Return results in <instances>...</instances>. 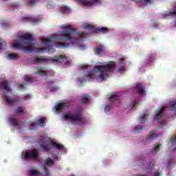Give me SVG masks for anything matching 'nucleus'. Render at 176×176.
Returning a JSON list of instances; mask_svg holds the SVG:
<instances>
[{
    "instance_id": "nucleus-21",
    "label": "nucleus",
    "mask_w": 176,
    "mask_h": 176,
    "mask_svg": "<svg viewBox=\"0 0 176 176\" xmlns=\"http://www.w3.org/2000/svg\"><path fill=\"white\" fill-rule=\"evenodd\" d=\"M43 69H45V67H38V70L36 72V74L41 75V76H47V73H46Z\"/></svg>"
},
{
    "instance_id": "nucleus-47",
    "label": "nucleus",
    "mask_w": 176,
    "mask_h": 176,
    "mask_svg": "<svg viewBox=\"0 0 176 176\" xmlns=\"http://www.w3.org/2000/svg\"><path fill=\"white\" fill-rule=\"evenodd\" d=\"M135 103L133 101H132L131 103L130 108L131 109H133V108H135Z\"/></svg>"
},
{
    "instance_id": "nucleus-7",
    "label": "nucleus",
    "mask_w": 176,
    "mask_h": 176,
    "mask_svg": "<svg viewBox=\"0 0 176 176\" xmlns=\"http://www.w3.org/2000/svg\"><path fill=\"white\" fill-rule=\"evenodd\" d=\"M53 164H54V162L53 161V160H52V158H47L45 161V164H43V168L46 176H50V172H49V169H47V167H52Z\"/></svg>"
},
{
    "instance_id": "nucleus-44",
    "label": "nucleus",
    "mask_w": 176,
    "mask_h": 176,
    "mask_svg": "<svg viewBox=\"0 0 176 176\" xmlns=\"http://www.w3.org/2000/svg\"><path fill=\"white\" fill-rule=\"evenodd\" d=\"M111 111V106L107 105L104 108V112H109Z\"/></svg>"
},
{
    "instance_id": "nucleus-5",
    "label": "nucleus",
    "mask_w": 176,
    "mask_h": 176,
    "mask_svg": "<svg viewBox=\"0 0 176 176\" xmlns=\"http://www.w3.org/2000/svg\"><path fill=\"white\" fill-rule=\"evenodd\" d=\"M21 156L23 160H28V159H35L36 160L39 157L37 149L26 151L25 153H23Z\"/></svg>"
},
{
    "instance_id": "nucleus-12",
    "label": "nucleus",
    "mask_w": 176,
    "mask_h": 176,
    "mask_svg": "<svg viewBox=\"0 0 176 176\" xmlns=\"http://www.w3.org/2000/svg\"><path fill=\"white\" fill-rule=\"evenodd\" d=\"M164 106H162L158 110H157L155 113V120H159V119L162 118V117L164 115Z\"/></svg>"
},
{
    "instance_id": "nucleus-26",
    "label": "nucleus",
    "mask_w": 176,
    "mask_h": 176,
    "mask_svg": "<svg viewBox=\"0 0 176 176\" xmlns=\"http://www.w3.org/2000/svg\"><path fill=\"white\" fill-rule=\"evenodd\" d=\"M43 45H45L46 46H47L48 47H52L53 41H52V39H45L43 41Z\"/></svg>"
},
{
    "instance_id": "nucleus-53",
    "label": "nucleus",
    "mask_w": 176,
    "mask_h": 176,
    "mask_svg": "<svg viewBox=\"0 0 176 176\" xmlns=\"http://www.w3.org/2000/svg\"><path fill=\"white\" fill-rule=\"evenodd\" d=\"M0 46H3V45H2V43L0 42Z\"/></svg>"
},
{
    "instance_id": "nucleus-40",
    "label": "nucleus",
    "mask_w": 176,
    "mask_h": 176,
    "mask_svg": "<svg viewBox=\"0 0 176 176\" xmlns=\"http://www.w3.org/2000/svg\"><path fill=\"white\" fill-rule=\"evenodd\" d=\"M37 2H39V0H28V5H35Z\"/></svg>"
},
{
    "instance_id": "nucleus-32",
    "label": "nucleus",
    "mask_w": 176,
    "mask_h": 176,
    "mask_svg": "<svg viewBox=\"0 0 176 176\" xmlns=\"http://www.w3.org/2000/svg\"><path fill=\"white\" fill-rule=\"evenodd\" d=\"M137 3H151V0H132Z\"/></svg>"
},
{
    "instance_id": "nucleus-15",
    "label": "nucleus",
    "mask_w": 176,
    "mask_h": 176,
    "mask_svg": "<svg viewBox=\"0 0 176 176\" xmlns=\"http://www.w3.org/2000/svg\"><path fill=\"white\" fill-rule=\"evenodd\" d=\"M14 113L16 115H25L27 111H25V107H18L14 110Z\"/></svg>"
},
{
    "instance_id": "nucleus-30",
    "label": "nucleus",
    "mask_w": 176,
    "mask_h": 176,
    "mask_svg": "<svg viewBox=\"0 0 176 176\" xmlns=\"http://www.w3.org/2000/svg\"><path fill=\"white\" fill-rule=\"evenodd\" d=\"M41 147L45 152H49V151H50V146H49V144H41Z\"/></svg>"
},
{
    "instance_id": "nucleus-48",
    "label": "nucleus",
    "mask_w": 176,
    "mask_h": 176,
    "mask_svg": "<svg viewBox=\"0 0 176 176\" xmlns=\"http://www.w3.org/2000/svg\"><path fill=\"white\" fill-rule=\"evenodd\" d=\"M30 95H26L24 96L23 100H30Z\"/></svg>"
},
{
    "instance_id": "nucleus-17",
    "label": "nucleus",
    "mask_w": 176,
    "mask_h": 176,
    "mask_svg": "<svg viewBox=\"0 0 176 176\" xmlns=\"http://www.w3.org/2000/svg\"><path fill=\"white\" fill-rule=\"evenodd\" d=\"M66 57L65 55H59L58 56H55L54 59H52V63H63L64 60H65Z\"/></svg>"
},
{
    "instance_id": "nucleus-29",
    "label": "nucleus",
    "mask_w": 176,
    "mask_h": 176,
    "mask_svg": "<svg viewBox=\"0 0 176 176\" xmlns=\"http://www.w3.org/2000/svg\"><path fill=\"white\" fill-rule=\"evenodd\" d=\"M157 137H159V134H156V133H151L150 134L148 137H147V140L152 141L153 140H155V138H157Z\"/></svg>"
},
{
    "instance_id": "nucleus-14",
    "label": "nucleus",
    "mask_w": 176,
    "mask_h": 176,
    "mask_svg": "<svg viewBox=\"0 0 176 176\" xmlns=\"http://www.w3.org/2000/svg\"><path fill=\"white\" fill-rule=\"evenodd\" d=\"M135 90L138 93V94H145V88H144V86H142L141 82H138L136 84Z\"/></svg>"
},
{
    "instance_id": "nucleus-27",
    "label": "nucleus",
    "mask_w": 176,
    "mask_h": 176,
    "mask_svg": "<svg viewBox=\"0 0 176 176\" xmlns=\"http://www.w3.org/2000/svg\"><path fill=\"white\" fill-rule=\"evenodd\" d=\"M109 101H116L117 102H120V100L118 98V93H116L115 94H113L111 97L109 98Z\"/></svg>"
},
{
    "instance_id": "nucleus-11",
    "label": "nucleus",
    "mask_w": 176,
    "mask_h": 176,
    "mask_svg": "<svg viewBox=\"0 0 176 176\" xmlns=\"http://www.w3.org/2000/svg\"><path fill=\"white\" fill-rule=\"evenodd\" d=\"M4 101L8 105H13L16 104V102H20V100L19 98H12L7 95L4 96Z\"/></svg>"
},
{
    "instance_id": "nucleus-50",
    "label": "nucleus",
    "mask_w": 176,
    "mask_h": 176,
    "mask_svg": "<svg viewBox=\"0 0 176 176\" xmlns=\"http://www.w3.org/2000/svg\"><path fill=\"white\" fill-rule=\"evenodd\" d=\"M21 89H25V87L24 84L21 85Z\"/></svg>"
},
{
    "instance_id": "nucleus-36",
    "label": "nucleus",
    "mask_w": 176,
    "mask_h": 176,
    "mask_svg": "<svg viewBox=\"0 0 176 176\" xmlns=\"http://www.w3.org/2000/svg\"><path fill=\"white\" fill-rule=\"evenodd\" d=\"M160 151V144H158L157 146L154 145L153 146V151L155 153H157Z\"/></svg>"
},
{
    "instance_id": "nucleus-19",
    "label": "nucleus",
    "mask_w": 176,
    "mask_h": 176,
    "mask_svg": "<svg viewBox=\"0 0 176 176\" xmlns=\"http://www.w3.org/2000/svg\"><path fill=\"white\" fill-rule=\"evenodd\" d=\"M69 107V105H66L65 103H59L55 107V109L56 112H61L64 108H67Z\"/></svg>"
},
{
    "instance_id": "nucleus-34",
    "label": "nucleus",
    "mask_w": 176,
    "mask_h": 176,
    "mask_svg": "<svg viewBox=\"0 0 176 176\" xmlns=\"http://www.w3.org/2000/svg\"><path fill=\"white\" fill-rule=\"evenodd\" d=\"M39 174H40L39 171H38L36 170H30L29 171L30 175H39Z\"/></svg>"
},
{
    "instance_id": "nucleus-37",
    "label": "nucleus",
    "mask_w": 176,
    "mask_h": 176,
    "mask_svg": "<svg viewBox=\"0 0 176 176\" xmlns=\"http://www.w3.org/2000/svg\"><path fill=\"white\" fill-rule=\"evenodd\" d=\"M84 28L85 30H94V25H92L91 24H87L84 26Z\"/></svg>"
},
{
    "instance_id": "nucleus-6",
    "label": "nucleus",
    "mask_w": 176,
    "mask_h": 176,
    "mask_svg": "<svg viewBox=\"0 0 176 176\" xmlns=\"http://www.w3.org/2000/svg\"><path fill=\"white\" fill-rule=\"evenodd\" d=\"M16 42H20L21 45H32V36L31 34H23L19 36V40Z\"/></svg>"
},
{
    "instance_id": "nucleus-4",
    "label": "nucleus",
    "mask_w": 176,
    "mask_h": 176,
    "mask_svg": "<svg viewBox=\"0 0 176 176\" xmlns=\"http://www.w3.org/2000/svg\"><path fill=\"white\" fill-rule=\"evenodd\" d=\"M65 120H71L72 122H80L85 123V118L82 116L80 111H77L73 114H65L63 116Z\"/></svg>"
},
{
    "instance_id": "nucleus-45",
    "label": "nucleus",
    "mask_w": 176,
    "mask_h": 176,
    "mask_svg": "<svg viewBox=\"0 0 176 176\" xmlns=\"http://www.w3.org/2000/svg\"><path fill=\"white\" fill-rule=\"evenodd\" d=\"M160 123L162 124V126H160L159 128L163 127V126H166L167 124V122L166 121H160Z\"/></svg>"
},
{
    "instance_id": "nucleus-3",
    "label": "nucleus",
    "mask_w": 176,
    "mask_h": 176,
    "mask_svg": "<svg viewBox=\"0 0 176 176\" xmlns=\"http://www.w3.org/2000/svg\"><path fill=\"white\" fill-rule=\"evenodd\" d=\"M20 42H15L13 45V47L16 49H20L21 50H24L25 52H37V53H41L44 52V50H47L46 47H41V48H35L33 46H23Z\"/></svg>"
},
{
    "instance_id": "nucleus-43",
    "label": "nucleus",
    "mask_w": 176,
    "mask_h": 176,
    "mask_svg": "<svg viewBox=\"0 0 176 176\" xmlns=\"http://www.w3.org/2000/svg\"><path fill=\"white\" fill-rule=\"evenodd\" d=\"M143 129H144L143 126H136L135 130V131H137L138 133V132H140V130H142Z\"/></svg>"
},
{
    "instance_id": "nucleus-28",
    "label": "nucleus",
    "mask_w": 176,
    "mask_h": 176,
    "mask_svg": "<svg viewBox=\"0 0 176 176\" xmlns=\"http://www.w3.org/2000/svg\"><path fill=\"white\" fill-rule=\"evenodd\" d=\"M8 58L9 60H17L19 58V54H8Z\"/></svg>"
},
{
    "instance_id": "nucleus-49",
    "label": "nucleus",
    "mask_w": 176,
    "mask_h": 176,
    "mask_svg": "<svg viewBox=\"0 0 176 176\" xmlns=\"http://www.w3.org/2000/svg\"><path fill=\"white\" fill-rule=\"evenodd\" d=\"M154 176H162V175L160 174V172H155V173H154Z\"/></svg>"
},
{
    "instance_id": "nucleus-35",
    "label": "nucleus",
    "mask_w": 176,
    "mask_h": 176,
    "mask_svg": "<svg viewBox=\"0 0 176 176\" xmlns=\"http://www.w3.org/2000/svg\"><path fill=\"white\" fill-rule=\"evenodd\" d=\"M22 20H23V21H27V20H28V21H38V20L36 19H32V18H30V17H24V18H23Z\"/></svg>"
},
{
    "instance_id": "nucleus-16",
    "label": "nucleus",
    "mask_w": 176,
    "mask_h": 176,
    "mask_svg": "<svg viewBox=\"0 0 176 176\" xmlns=\"http://www.w3.org/2000/svg\"><path fill=\"white\" fill-rule=\"evenodd\" d=\"M95 54L98 56H102V54H105V51L104 50V46L100 45L95 49Z\"/></svg>"
},
{
    "instance_id": "nucleus-38",
    "label": "nucleus",
    "mask_w": 176,
    "mask_h": 176,
    "mask_svg": "<svg viewBox=\"0 0 176 176\" xmlns=\"http://www.w3.org/2000/svg\"><path fill=\"white\" fill-rule=\"evenodd\" d=\"M80 69H81V71H88V69H89V65H82L81 66H80Z\"/></svg>"
},
{
    "instance_id": "nucleus-51",
    "label": "nucleus",
    "mask_w": 176,
    "mask_h": 176,
    "mask_svg": "<svg viewBox=\"0 0 176 176\" xmlns=\"http://www.w3.org/2000/svg\"><path fill=\"white\" fill-rule=\"evenodd\" d=\"M2 27H8V24L7 23H3L1 24Z\"/></svg>"
},
{
    "instance_id": "nucleus-24",
    "label": "nucleus",
    "mask_w": 176,
    "mask_h": 176,
    "mask_svg": "<svg viewBox=\"0 0 176 176\" xmlns=\"http://www.w3.org/2000/svg\"><path fill=\"white\" fill-rule=\"evenodd\" d=\"M89 102V95L88 94H84L81 96V103L82 104H86Z\"/></svg>"
},
{
    "instance_id": "nucleus-39",
    "label": "nucleus",
    "mask_w": 176,
    "mask_h": 176,
    "mask_svg": "<svg viewBox=\"0 0 176 176\" xmlns=\"http://www.w3.org/2000/svg\"><path fill=\"white\" fill-rule=\"evenodd\" d=\"M140 123H144L145 120H146V114H144L142 117H140Z\"/></svg>"
},
{
    "instance_id": "nucleus-42",
    "label": "nucleus",
    "mask_w": 176,
    "mask_h": 176,
    "mask_svg": "<svg viewBox=\"0 0 176 176\" xmlns=\"http://www.w3.org/2000/svg\"><path fill=\"white\" fill-rule=\"evenodd\" d=\"M78 35H79L80 39H85V38H86L87 34L85 32H80V33H79Z\"/></svg>"
},
{
    "instance_id": "nucleus-10",
    "label": "nucleus",
    "mask_w": 176,
    "mask_h": 176,
    "mask_svg": "<svg viewBox=\"0 0 176 176\" xmlns=\"http://www.w3.org/2000/svg\"><path fill=\"white\" fill-rule=\"evenodd\" d=\"M78 1L82 3V5H84L85 6H91L92 5L101 3V0H91V1L78 0Z\"/></svg>"
},
{
    "instance_id": "nucleus-9",
    "label": "nucleus",
    "mask_w": 176,
    "mask_h": 176,
    "mask_svg": "<svg viewBox=\"0 0 176 176\" xmlns=\"http://www.w3.org/2000/svg\"><path fill=\"white\" fill-rule=\"evenodd\" d=\"M9 123L12 126H15L16 127H18V129H21V126H23V124H24V122L19 121V120H17V118H15L14 117L10 118Z\"/></svg>"
},
{
    "instance_id": "nucleus-8",
    "label": "nucleus",
    "mask_w": 176,
    "mask_h": 176,
    "mask_svg": "<svg viewBox=\"0 0 176 176\" xmlns=\"http://www.w3.org/2000/svg\"><path fill=\"white\" fill-rule=\"evenodd\" d=\"M6 90L8 93H10L12 91V87H10V83H9V81L5 80L3 81H0V90Z\"/></svg>"
},
{
    "instance_id": "nucleus-23",
    "label": "nucleus",
    "mask_w": 176,
    "mask_h": 176,
    "mask_svg": "<svg viewBox=\"0 0 176 176\" xmlns=\"http://www.w3.org/2000/svg\"><path fill=\"white\" fill-rule=\"evenodd\" d=\"M119 63H120V64H122V65H121L118 68V72H122V71H123L124 69V66L126 65V63H124V59L120 58Z\"/></svg>"
},
{
    "instance_id": "nucleus-20",
    "label": "nucleus",
    "mask_w": 176,
    "mask_h": 176,
    "mask_svg": "<svg viewBox=\"0 0 176 176\" xmlns=\"http://www.w3.org/2000/svg\"><path fill=\"white\" fill-rule=\"evenodd\" d=\"M51 145H52V146H54V148H56V149H58L59 151H64V146L63 144H60L54 141H52Z\"/></svg>"
},
{
    "instance_id": "nucleus-55",
    "label": "nucleus",
    "mask_w": 176,
    "mask_h": 176,
    "mask_svg": "<svg viewBox=\"0 0 176 176\" xmlns=\"http://www.w3.org/2000/svg\"><path fill=\"white\" fill-rule=\"evenodd\" d=\"M3 1H4L5 2H6V1H8V0H3Z\"/></svg>"
},
{
    "instance_id": "nucleus-46",
    "label": "nucleus",
    "mask_w": 176,
    "mask_h": 176,
    "mask_svg": "<svg viewBox=\"0 0 176 176\" xmlns=\"http://www.w3.org/2000/svg\"><path fill=\"white\" fill-rule=\"evenodd\" d=\"M153 167H155V162H150L148 165V168H153Z\"/></svg>"
},
{
    "instance_id": "nucleus-52",
    "label": "nucleus",
    "mask_w": 176,
    "mask_h": 176,
    "mask_svg": "<svg viewBox=\"0 0 176 176\" xmlns=\"http://www.w3.org/2000/svg\"><path fill=\"white\" fill-rule=\"evenodd\" d=\"M50 83L51 85H53V84L54 83V82L50 81Z\"/></svg>"
},
{
    "instance_id": "nucleus-56",
    "label": "nucleus",
    "mask_w": 176,
    "mask_h": 176,
    "mask_svg": "<svg viewBox=\"0 0 176 176\" xmlns=\"http://www.w3.org/2000/svg\"><path fill=\"white\" fill-rule=\"evenodd\" d=\"M30 130H32V128H30Z\"/></svg>"
},
{
    "instance_id": "nucleus-22",
    "label": "nucleus",
    "mask_w": 176,
    "mask_h": 176,
    "mask_svg": "<svg viewBox=\"0 0 176 176\" xmlns=\"http://www.w3.org/2000/svg\"><path fill=\"white\" fill-rule=\"evenodd\" d=\"M69 46V43H63V42H59L56 43V47L58 49L62 48V49H65Z\"/></svg>"
},
{
    "instance_id": "nucleus-33",
    "label": "nucleus",
    "mask_w": 176,
    "mask_h": 176,
    "mask_svg": "<svg viewBox=\"0 0 176 176\" xmlns=\"http://www.w3.org/2000/svg\"><path fill=\"white\" fill-rule=\"evenodd\" d=\"M170 144H172L173 146L175 145V148H173V151H176V136L172 137L170 140Z\"/></svg>"
},
{
    "instance_id": "nucleus-54",
    "label": "nucleus",
    "mask_w": 176,
    "mask_h": 176,
    "mask_svg": "<svg viewBox=\"0 0 176 176\" xmlns=\"http://www.w3.org/2000/svg\"><path fill=\"white\" fill-rule=\"evenodd\" d=\"M168 165L170 166L171 165V162H168Z\"/></svg>"
},
{
    "instance_id": "nucleus-31",
    "label": "nucleus",
    "mask_w": 176,
    "mask_h": 176,
    "mask_svg": "<svg viewBox=\"0 0 176 176\" xmlns=\"http://www.w3.org/2000/svg\"><path fill=\"white\" fill-rule=\"evenodd\" d=\"M69 8L67 6H63L60 8L61 13H69Z\"/></svg>"
},
{
    "instance_id": "nucleus-1",
    "label": "nucleus",
    "mask_w": 176,
    "mask_h": 176,
    "mask_svg": "<svg viewBox=\"0 0 176 176\" xmlns=\"http://www.w3.org/2000/svg\"><path fill=\"white\" fill-rule=\"evenodd\" d=\"M115 68H116L115 61H110L104 65H97L94 67V69L85 74V78L87 79H96L97 76H99L102 82L105 80L106 78H108V72H112Z\"/></svg>"
},
{
    "instance_id": "nucleus-25",
    "label": "nucleus",
    "mask_w": 176,
    "mask_h": 176,
    "mask_svg": "<svg viewBox=\"0 0 176 176\" xmlns=\"http://www.w3.org/2000/svg\"><path fill=\"white\" fill-rule=\"evenodd\" d=\"M97 32H102V34H108L109 30L107 28H98L96 29Z\"/></svg>"
},
{
    "instance_id": "nucleus-13",
    "label": "nucleus",
    "mask_w": 176,
    "mask_h": 176,
    "mask_svg": "<svg viewBox=\"0 0 176 176\" xmlns=\"http://www.w3.org/2000/svg\"><path fill=\"white\" fill-rule=\"evenodd\" d=\"M50 60L49 58L38 57L34 56L33 60L36 64H39V63H47Z\"/></svg>"
},
{
    "instance_id": "nucleus-41",
    "label": "nucleus",
    "mask_w": 176,
    "mask_h": 176,
    "mask_svg": "<svg viewBox=\"0 0 176 176\" xmlns=\"http://www.w3.org/2000/svg\"><path fill=\"white\" fill-rule=\"evenodd\" d=\"M24 80H25V82H32V78L31 77H30L29 76H25Z\"/></svg>"
},
{
    "instance_id": "nucleus-2",
    "label": "nucleus",
    "mask_w": 176,
    "mask_h": 176,
    "mask_svg": "<svg viewBox=\"0 0 176 176\" xmlns=\"http://www.w3.org/2000/svg\"><path fill=\"white\" fill-rule=\"evenodd\" d=\"M62 28L65 30L60 32V36L58 38L59 41H63L67 42V41H72V43H79L80 39L78 38L72 37V35L76 34V29L72 28L71 25H63Z\"/></svg>"
},
{
    "instance_id": "nucleus-18",
    "label": "nucleus",
    "mask_w": 176,
    "mask_h": 176,
    "mask_svg": "<svg viewBox=\"0 0 176 176\" xmlns=\"http://www.w3.org/2000/svg\"><path fill=\"white\" fill-rule=\"evenodd\" d=\"M45 120H46L45 118H41L39 120V124L32 123L31 126L32 127H36V126H38V124H41V127H45L46 126V123L45 122Z\"/></svg>"
}]
</instances>
